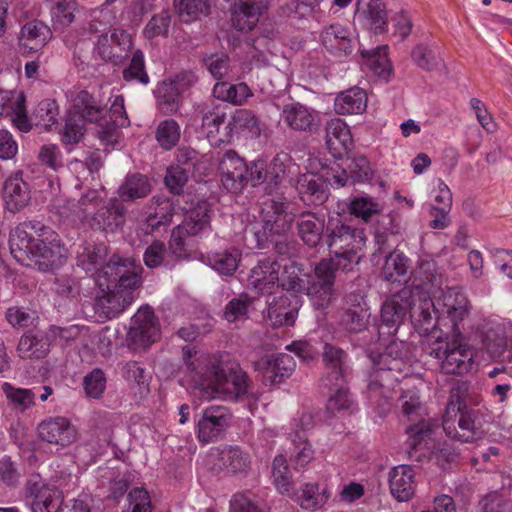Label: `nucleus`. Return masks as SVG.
I'll use <instances>...</instances> for the list:
<instances>
[{
    "label": "nucleus",
    "mask_w": 512,
    "mask_h": 512,
    "mask_svg": "<svg viewBox=\"0 0 512 512\" xmlns=\"http://www.w3.org/2000/svg\"><path fill=\"white\" fill-rule=\"evenodd\" d=\"M9 245L18 262L34 260L43 272L59 268L68 257V250L58 235L36 220L20 223L10 234Z\"/></svg>",
    "instance_id": "obj_1"
},
{
    "label": "nucleus",
    "mask_w": 512,
    "mask_h": 512,
    "mask_svg": "<svg viewBox=\"0 0 512 512\" xmlns=\"http://www.w3.org/2000/svg\"><path fill=\"white\" fill-rule=\"evenodd\" d=\"M140 265L131 258L113 255L98 275V284L106 294L97 299V308L112 319L133 301V291L141 284Z\"/></svg>",
    "instance_id": "obj_2"
},
{
    "label": "nucleus",
    "mask_w": 512,
    "mask_h": 512,
    "mask_svg": "<svg viewBox=\"0 0 512 512\" xmlns=\"http://www.w3.org/2000/svg\"><path fill=\"white\" fill-rule=\"evenodd\" d=\"M182 351L186 369L192 374L193 381L199 387L212 386L216 393L231 401L242 399L249 394V378L237 363L212 364L206 370L205 376L200 367L199 359L195 358L196 348L186 345Z\"/></svg>",
    "instance_id": "obj_3"
},
{
    "label": "nucleus",
    "mask_w": 512,
    "mask_h": 512,
    "mask_svg": "<svg viewBox=\"0 0 512 512\" xmlns=\"http://www.w3.org/2000/svg\"><path fill=\"white\" fill-rule=\"evenodd\" d=\"M322 356L325 372L320 378V386L326 389L329 395L327 409L332 413L349 409L352 401L347 388L348 366L346 352L341 348L326 343L323 347Z\"/></svg>",
    "instance_id": "obj_4"
},
{
    "label": "nucleus",
    "mask_w": 512,
    "mask_h": 512,
    "mask_svg": "<svg viewBox=\"0 0 512 512\" xmlns=\"http://www.w3.org/2000/svg\"><path fill=\"white\" fill-rule=\"evenodd\" d=\"M477 420V413L467 409L465 401L458 395V392H452L451 401L447 405L442 423V428L447 436L465 443L481 439L484 431Z\"/></svg>",
    "instance_id": "obj_5"
},
{
    "label": "nucleus",
    "mask_w": 512,
    "mask_h": 512,
    "mask_svg": "<svg viewBox=\"0 0 512 512\" xmlns=\"http://www.w3.org/2000/svg\"><path fill=\"white\" fill-rule=\"evenodd\" d=\"M402 414L410 421H418L416 424L410 425L406 429L408 439L407 446L410 448L408 453L417 451L427 446L428 440L439 429L437 420L428 418L423 419V406L420 401L418 392L413 390L405 391L399 398Z\"/></svg>",
    "instance_id": "obj_6"
},
{
    "label": "nucleus",
    "mask_w": 512,
    "mask_h": 512,
    "mask_svg": "<svg viewBox=\"0 0 512 512\" xmlns=\"http://www.w3.org/2000/svg\"><path fill=\"white\" fill-rule=\"evenodd\" d=\"M262 229L256 231L255 237L259 248H266L275 235H284L291 230L297 216L293 204L284 198H272L262 206Z\"/></svg>",
    "instance_id": "obj_7"
},
{
    "label": "nucleus",
    "mask_w": 512,
    "mask_h": 512,
    "mask_svg": "<svg viewBox=\"0 0 512 512\" xmlns=\"http://www.w3.org/2000/svg\"><path fill=\"white\" fill-rule=\"evenodd\" d=\"M412 304H414V291L407 286L387 298L381 308L379 336L395 335L400 325L409 318Z\"/></svg>",
    "instance_id": "obj_8"
},
{
    "label": "nucleus",
    "mask_w": 512,
    "mask_h": 512,
    "mask_svg": "<svg viewBox=\"0 0 512 512\" xmlns=\"http://www.w3.org/2000/svg\"><path fill=\"white\" fill-rule=\"evenodd\" d=\"M336 271L331 260L322 259L314 268V277L308 281L307 295L316 308L326 309L337 298Z\"/></svg>",
    "instance_id": "obj_9"
},
{
    "label": "nucleus",
    "mask_w": 512,
    "mask_h": 512,
    "mask_svg": "<svg viewBox=\"0 0 512 512\" xmlns=\"http://www.w3.org/2000/svg\"><path fill=\"white\" fill-rule=\"evenodd\" d=\"M427 354L440 360V369L445 374H466L474 364V352L463 345H449L443 342L429 346Z\"/></svg>",
    "instance_id": "obj_10"
},
{
    "label": "nucleus",
    "mask_w": 512,
    "mask_h": 512,
    "mask_svg": "<svg viewBox=\"0 0 512 512\" xmlns=\"http://www.w3.org/2000/svg\"><path fill=\"white\" fill-rule=\"evenodd\" d=\"M362 229L344 223L340 216L330 217L326 225V243L330 253L362 250L365 245Z\"/></svg>",
    "instance_id": "obj_11"
},
{
    "label": "nucleus",
    "mask_w": 512,
    "mask_h": 512,
    "mask_svg": "<svg viewBox=\"0 0 512 512\" xmlns=\"http://www.w3.org/2000/svg\"><path fill=\"white\" fill-rule=\"evenodd\" d=\"M232 413L220 405H212L202 411L196 424L197 438L201 443H213L224 438L231 426Z\"/></svg>",
    "instance_id": "obj_12"
},
{
    "label": "nucleus",
    "mask_w": 512,
    "mask_h": 512,
    "mask_svg": "<svg viewBox=\"0 0 512 512\" xmlns=\"http://www.w3.org/2000/svg\"><path fill=\"white\" fill-rule=\"evenodd\" d=\"M26 500L32 512H59L64 496L56 486L48 485L39 475H32L26 483Z\"/></svg>",
    "instance_id": "obj_13"
},
{
    "label": "nucleus",
    "mask_w": 512,
    "mask_h": 512,
    "mask_svg": "<svg viewBox=\"0 0 512 512\" xmlns=\"http://www.w3.org/2000/svg\"><path fill=\"white\" fill-rule=\"evenodd\" d=\"M410 356V345L397 339L390 341L384 352L372 351L369 353V358L374 367L391 372L393 375H397L398 378L406 370Z\"/></svg>",
    "instance_id": "obj_14"
},
{
    "label": "nucleus",
    "mask_w": 512,
    "mask_h": 512,
    "mask_svg": "<svg viewBox=\"0 0 512 512\" xmlns=\"http://www.w3.org/2000/svg\"><path fill=\"white\" fill-rule=\"evenodd\" d=\"M248 183L256 187L264 185L266 194H271L285 178L286 166L280 156H276L267 164L264 160H256L248 165Z\"/></svg>",
    "instance_id": "obj_15"
},
{
    "label": "nucleus",
    "mask_w": 512,
    "mask_h": 512,
    "mask_svg": "<svg viewBox=\"0 0 512 512\" xmlns=\"http://www.w3.org/2000/svg\"><path fill=\"white\" fill-rule=\"evenodd\" d=\"M320 42L328 53L338 59L351 55L358 44L353 32L339 23L324 26L320 32Z\"/></svg>",
    "instance_id": "obj_16"
},
{
    "label": "nucleus",
    "mask_w": 512,
    "mask_h": 512,
    "mask_svg": "<svg viewBox=\"0 0 512 512\" xmlns=\"http://www.w3.org/2000/svg\"><path fill=\"white\" fill-rule=\"evenodd\" d=\"M221 183L231 193H239L248 183V165L233 150L224 153L219 164Z\"/></svg>",
    "instance_id": "obj_17"
},
{
    "label": "nucleus",
    "mask_w": 512,
    "mask_h": 512,
    "mask_svg": "<svg viewBox=\"0 0 512 512\" xmlns=\"http://www.w3.org/2000/svg\"><path fill=\"white\" fill-rule=\"evenodd\" d=\"M280 263L271 257L263 258L250 270L248 286L261 295H271L280 286Z\"/></svg>",
    "instance_id": "obj_18"
},
{
    "label": "nucleus",
    "mask_w": 512,
    "mask_h": 512,
    "mask_svg": "<svg viewBox=\"0 0 512 512\" xmlns=\"http://www.w3.org/2000/svg\"><path fill=\"white\" fill-rule=\"evenodd\" d=\"M443 301L446 319L450 323L449 331L446 332V336L458 339L461 337L464 329L462 323L469 316L470 303L466 295L456 289H449L444 294Z\"/></svg>",
    "instance_id": "obj_19"
},
{
    "label": "nucleus",
    "mask_w": 512,
    "mask_h": 512,
    "mask_svg": "<svg viewBox=\"0 0 512 512\" xmlns=\"http://www.w3.org/2000/svg\"><path fill=\"white\" fill-rule=\"evenodd\" d=\"M268 5L269 0H234L230 6L232 26L238 31H251Z\"/></svg>",
    "instance_id": "obj_20"
},
{
    "label": "nucleus",
    "mask_w": 512,
    "mask_h": 512,
    "mask_svg": "<svg viewBox=\"0 0 512 512\" xmlns=\"http://www.w3.org/2000/svg\"><path fill=\"white\" fill-rule=\"evenodd\" d=\"M300 299L295 294L280 295L267 301L265 317L274 327L292 326L298 316Z\"/></svg>",
    "instance_id": "obj_21"
},
{
    "label": "nucleus",
    "mask_w": 512,
    "mask_h": 512,
    "mask_svg": "<svg viewBox=\"0 0 512 512\" xmlns=\"http://www.w3.org/2000/svg\"><path fill=\"white\" fill-rule=\"evenodd\" d=\"M39 438L49 444L67 447L77 437V430L65 417H51L38 425Z\"/></svg>",
    "instance_id": "obj_22"
},
{
    "label": "nucleus",
    "mask_w": 512,
    "mask_h": 512,
    "mask_svg": "<svg viewBox=\"0 0 512 512\" xmlns=\"http://www.w3.org/2000/svg\"><path fill=\"white\" fill-rule=\"evenodd\" d=\"M296 367L294 358L286 353H280L258 363L265 386L273 387L281 384L292 375Z\"/></svg>",
    "instance_id": "obj_23"
},
{
    "label": "nucleus",
    "mask_w": 512,
    "mask_h": 512,
    "mask_svg": "<svg viewBox=\"0 0 512 512\" xmlns=\"http://www.w3.org/2000/svg\"><path fill=\"white\" fill-rule=\"evenodd\" d=\"M354 19L374 33L387 30L388 16L381 0H357Z\"/></svg>",
    "instance_id": "obj_24"
},
{
    "label": "nucleus",
    "mask_w": 512,
    "mask_h": 512,
    "mask_svg": "<svg viewBox=\"0 0 512 512\" xmlns=\"http://www.w3.org/2000/svg\"><path fill=\"white\" fill-rule=\"evenodd\" d=\"M159 334L154 312L148 308H142L132 317L128 337L137 346H147L153 343Z\"/></svg>",
    "instance_id": "obj_25"
},
{
    "label": "nucleus",
    "mask_w": 512,
    "mask_h": 512,
    "mask_svg": "<svg viewBox=\"0 0 512 512\" xmlns=\"http://www.w3.org/2000/svg\"><path fill=\"white\" fill-rule=\"evenodd\" d=\"M346 308L340 316V326L353 333H358L366 329L370 316L369 309L360 294L351 293L345 299Z\"/></svg>",
    "instance_id": "obj_26"
},
{
    "label": "nucleus",
    "mask_w": 512,
    "mask_h": 512,
    "mask_svg": "<svg viewBox=\"0 0 512 512\" xmlns=\"http://www.w3.org/2000/svg\"><path fill=\"white\" fill-rule=\"evenodd\" d=\"M126 221V209L118 199H110L106 205L93 214L91 228L102 232H115L123 227Z\"/></svg>",
    "instance_id": "obj_27"
},
{
    "label": "nucleus",
    "mask_w": 512,
    "mask_h": 512,
    "mask_svg": "<svg viewBox=\"0 0 512 512\" xmlns=\"http://www.w3.org/2000/svg\"><path fill=\"white\" fill-rule=\"evenodd\" d=\"M69 99L75 113L83 121L100 122L107 114L106 105L87 90L71 91Z\"/></svg>",
    "instance_id": "obj_28"
},
{
    "label": "nucleus",
    "mask_w": 512,
    "mask_h": 512,
    "mask_svg": "<svg viewBox=\"0 0 512 512\" xmlns=\"http://www.w3.org/2000/svg\"><path fill=\"white\" fill-rule=\"evenodd\" d=\"M413 326L420 334H428L438 323L434 302L429 293L416 294L409 314Z\"/></svg>",
    "instance_id": "obj_29"
},
{
    "label": "nucleus",
    "mask_w": 512,
    "mask_h": 512,
    "mask_svg": "<svg viewBox=\"0 0 512 512\" xmlns=\"http://www.w3.org/2000/svg\"><path fill=\"white\" fill-rule=\"evenodd\" d=\"M52 344L48 329L46 331H27L18 342L17 353L22 359L39 360L50 352Z\"/></svg>",
    "instance_id": "obj_30"
},
{
    "label": "nucleus",
    "mask_w": 512,
    "mask_h": 512,
    "mask_svg": "<svg viewBox=\"0 0 512 512\" xmlns=\"http://www.w3.org/2000/svg\"><path fill=\"white\" fill-rule=\"evenodd\" d=\"M3 199L8 211L13 213L28 205L31 199L30 188L23 180L22 172H16L5 180Z\"/></svg>",
    "instance_id": "obj_31"
},
{
    "label": "nucleus",
    "mask_w": 512,
    "mask_h": 512,
    "mask_svg": "<svg viewBox=\"0 0 512 512\" xmlns=\"http://www.w3.org/2000/svg\"><path fill=\"white\" fill-rule=\"evenodd\" d=\"M229 107L214 99L199 103L195 108V119L201 121L202 128L210 136L217 133L220 126L225 123Z\"/></svg>",
    "instance_id": "obj_32"
},
{
    "label": "nucleus",
    "mask_w": 512,
    "mask_h": 512,
    "mask_svg": "<svg viewBox=\"0 0 512 512\" xmlns=\"http://www.w3.org/2000/svg\"><path fill=\"white\" fill-rule=\"evenodd\" d=\"M174 203L165 196H153L145 206V224L149 232H154L160 227L168 226L172 222Z\"/></svg>",
    "instance_id": "obj_33"
},
{
    "label": "nucleus",
    "mask_w": 512,
    "mask_h": 512,
    "mask_svg": "<svg viewBox=\"0 0 512 512\" xmlns=\"http://www.w3.org/2000/svg\"><path fill=\"white\" fill-rule=\"evenodd\" d=\"M415 473L409 465L393 467L388 482L391 495L400 502L408 501L415 492Z\"/></svg>",
    "instance_id": "obj_34"
},
{
    "label": "nucleus",
    "mask_w": 512,
    "mask_h": 512,
    "mask_svg": "<svg viewBox=\"0 0 512 512\" xmlns=\"http://www.w3.org/2000/svg\"><path fill=\"white\" fill-rule=\"evenodd\" d=\"M482 348L491 358L501 357L507 348V338L503 325L487 322L479 326L477 330Z\"/></svg>",
    "instance_id": "obj_35"
},
{
    "label": "nucleus",
    "mask_w": 512,
    "mask_h": 512,
    "mask_svg": "<svg viewBox=\"0 0 512 512\" xmlns=\"http://www.w3.org/2000/svg\"><path fill=\"white\" fill-rule=\"evenodd\" d=\"M301 201L306 205H321L328 199V185L316 174L301 175L296 183Z\"/></svg>",
    "instance_id": "obj_36"
},
{
    "label": "nucleus",
    "mask_w": 512,
    "mask_h": 512,
    "mask_svg": "<svg viewBox=\"0 0 512 512\" xmlns=\"http://www.w3.org/2000/svg\"><path fill=\"white\" fill-rule=\"evenodd\" d=\"M312 422L311 415L305 414L301 417V426H309ZM293 448L290 453V461L294 469L299 470L304 468L308 463L314 459V450L311 444L306 439L305 428L301 427L300 430L290 434Z\"/></svg>",
    "instance_id": "obj_37"
},
{
    "label": "nucleus",
    "mask_w": 512,
    "mask_h": 512,
    "mask_svg": "<svg viewBox=\"0 0 512 512\" xmlns=\"http://www.w3.org/2000/svg\"><path fill=\"white\" fill-rule=\"evenodd\" d=\"M324 227V218L314 212L303 211L297 216L296 228L298 236L310 248H315L321 242Z\"/></svg>",
    "instance_id": "obj_38"
},
{
    "label": "nucleus",
    "mask_w": 512,
    "mask_h": 512,
    "mask_svg": "<svg viewBox=\"0 0 512 512\" xmlns=\"http://www.w3.org/2000/svg\"><path fill=\"white\" fill-rule=\"evenodd\" d=\"M317 113L299 102L284 105L281 113L283 122L295 131H312Z\"/></svg>",
    "instance_id": "obj_39"
},
{
    "label": "nucleus",
    "mask_w": 512,
    "mask_h": 512,
    "mask_svg": "<svg viewBox=\"0 0 512 512\" xmlns=\"http://www.w3.org/2000/svg\"><path fill=\"white\" fill-rule=\"evenodd\" d=\"M50 28L39 20L27 22L20 31L19 41L22 47L37 52L51 39Z\"/></svg>",
    "instance_id": "obj_40"
},
{
    "label": "nucleus",
    "mask_w": 512,
    "mask_h": 512,
    "mask_svg": "<svg viewBox=\"0 0 512 512\" xmlns=\"http://www.w3.org/2000/svg\"><path fill=\"white\" fill-rule=\"evenodd\" d=\"M330 493L324 489L319 491L317 483H305L299 489H294L288 497L296 502L302 509L314 511L323 506L328 500Z\"/></svg>",
    "instance_id": "obj_41"
},
{
    "label": "nucleus",
    "mask_w": 512,
    "mask_h": 512,
    "mask_svg": "<svg viewBox=\"0 0 512 512\" xmlns=\"http://www.w3.org/2000/svg\"><path fill=\"white\" fill-rule=\"evenodd\" d=\"M152 190L149 179L140 173L129 174L118 188L119 198L123 202H134L147 197Z\"/></svg>",
    "instance_id": "obj_42"
},
{
    "label": "nucleus",
    "mask_w": 512,
    "mask_h": 512,
    "mask_svg": "<svg viewBox=\"0 0 512 512\" xmlns=\"http://www.w3.org/2000/svg\"><path fill=\"white\" fill-rule=\"evenodd\" d=\"M219 467L227 475H243L250 467V457L239 447L230 446L221 451Z\"/></svg>",
    "instance_id": "obj_43"
},
{
    "label": "nucleus",
    "mask_w": 512,
    "mask_h": 512,
    "mask_svg": "<svg viewBox=\"0 0 512 512\" xmlns=\"http://www.w3.org/2000/svg\"><path fill=\"white\" fill-rule=\"evenodd\" d=\"M334 107L341 115L360 114L367 107L366 92L358 87L342 92L336 97Z\"/></svg>",
    "instance_id": "obj_44"
},
{
    "label": "nucleus",
    "mask_w": 512,
    "mask_h": 512,
    "mask_svg": "<svg viewBox=\"0 0 512 512\" xmlns=\"http://www.w3.org/2000/svg\"><path fill=\"white\" fill-rule=\"evenodd\" d=\"M107 256L108 248L105 244L87 245L78 253L77 266L86 273H97L98 276L103 266L106 265L104 262Z\"/></svg>",
    "instance_id": "obj_45"
},
{
    "label": "nucleus",
    "mask_w": 512,
    "mask_h": 512,
    "mask_svg": "<svg viewBox=\"0 0 512 512\" xmlns=\"http://www.w3.org/2000/svg\"><path fill=\"white\" fill-rule=\"evenodd\" d=\"M241 251L234 247H227L208 255V262L212 269L221 275L231 276L237 270L241 261Z\"/></svg>",
    "instance_id": "obj_46"
},
{
    "label": "nucleus",
    "mask_w": 512,
    "mask_h": 512,
    "mask_svg": "<svg viewBox=\"0 0 512 512\" xmlns=\"http://www.w3.org/2000/svg\"><path fill=\"white\" fill-rule=\"evenodd\" d=\"M253 95L249 86L244 83L231 84L229 82H217L213 88V96L220 100V103H231L233 105H242L247 98Z\"/></svg>",
    "instance_id": "obj_47"
},
{
    "label": "nucleus",
    "mask_w": 512,
    "mask_h": 512,
    "mask_svg": "<svg viewBox=\"0 0 512 512\" xmlns=\"http://www.w3.org/2000/svg\"><path fill=\"white\" fill-rule=\"evenodd\" d=\"M326 144L330 150L346 151L352 144L351 133L346 123L334 118L326 123Z\"/></svg>",
    "instance_id": "obj_48"
},
{
    "label": "nucleus",
    "mask_w": 512,
    "mask_h": 512,
    "mask_svg": "<svg viewBox=\"0 0 512 512\" xmlns=\"http://www.w3.org/2000/svg\"><path fill=\"white\" fill-rule=\"evenodd\" d=\"M412 285L408 286L414 291V296L421 293H429L431 288L440 285V279L435 272V264L433 262L425 261L412 273Z\"/></svg>",
    "instance_id": "obj_49"
},
{
    "label": "nucleus",
    "mask_w": 512,
    "mask_h": 512,
    "mask_svg": "<svg viewBox=\"0 0 512 512\" xmlns=\"http://www.w3.org/2000/svg\"><path fill=\"white\" fill-rule=\"evenodd\" d=\"M210 208L206 202L197 204L189 213L188 218L180 224L189 236H195L210 229Z\"/></svg>",
    "instance_id": "obj_50"
},
{
    "label": "nucleus",
    "mask_w": 512,
    "mask_h": 512,
    "mask_svg": "<svg viewBox=\"0 0 512 512\" xmlns=\"http://www.w3.org/2000/svg\"><path fill=\"white\" fill-rule=\"evenodd\" d=\"M399 381L397 375L391 372L377 369L372 365V370L369 372L367 393L370 399H376L385 393V389H389L396 382Z\"/></svg>",
    "instance_id": "obj_51"
},
{
    "label": "nucleus",
    "mask_w": 512,
    "mask_h": 512,
    "mask_svg": "<svg viewBox=\"0 0 512 512\" xmlns=\"http://www.w3.org/2000/svg\"><path fill=\"white\" fill-rule=\"evenodd\" d=\"M157 104L160 111L166 115L175 114L180 107L181 93L175 84L163 82L156 91Z\"/></svg>",
    "instance_id": "obj_52"
},
{
    "label": "nucleus",
    "mask_w": 512,
    "mask_h": 512,
    "mask_svg": "<svg viewBox=\"0 0 512 512\" xmlns=\"http://www.w3.org/2000/svg\"><path fill=\"white\" fill-rule=\"evenodd\" d=\"M408 269L409 259L403 253L392 252L386 256L383 274L387 281L400 283L405 280Z\"/></svg>",
    "instance_id": "obj_53"
},
{
    "label": "nucleus",
    "mask_w": 512,
    "mask_h": 512,
    "mask_svg": "<svg viewBox=\"0 0 512 512\" xmlns=\"http://www.w3.org/2000/svg\"><path fill=\"white\" fill-rule=\"evenodd\" d=\"M273 482L277 491L288 496L293 490V481L287 460L284 455H277L272 463Z\"/></svg>",
    "instance_id": "obj_54"
},
{
    "label": "nucleus",
    "mask_w": 512,
    "mask_h": 512,
    "mask_svg": "<svg viewBox=\"0 0 512 512\" xmlns=\"http://www.w3.org/2000/svg\"><path fill=\"white\" fill-rule=\"evenodd\" d=\"M361 55L367 69L382 78L389 76L391 71L387 67V46H378L372 50H361Z\"/></svg>",
    "instance_id": "obj_55"
},
{
    "label": "nucleus",
    "mask_w": 512,
    "mask_h": 512,
    "mask_svg": "<svg viewBox=\"0 0 512 512\" xmlns=\"http://www.w3.org/2000/svg\"><path fill=\"white\" fill-rule=\"evenodd\" d=\"M158 144L165 150L175 147L181 136V128L174 119L161 121L155 132Z\"/></svg>",
    "instance_id": "obj_56"
},
{
    "label": "nucleus",
    "mask_w": 512,
    "mask_h": 512,
    "mask_svg": "<svg viewBox=\"0 0 512 512\" xmlns=\"http://www.w3.org/2000/svg\"><path fill=\"white\" fill-rule=\"evenodd\" d=\"M253 303V298L247 293H241L232 298L225 306L224 318L228 322H235L244 319L248 315V310Z\"/></svg>",
    "instance_id": "obj_57"
},
{
    "label": "nucleus",
    "mask_w": 512,
    "mask_h": 512,
    "mask_svg": "<svg viewBox=\"0 0 512 512\" xmlns=\"http://www.w3.org/2000/svg\"><path fill=\"white\" fill-rule=\"evenodd\" d=\"M58 106L54 100L45 99L38 103L33 112L36 126L49 129L57 121Z\"/></svg>",
    "instance_id": "obj_58"
},
{
    "label": "nucleus",
    "mask_w": 512,
    "mask_h": 512,
    "mask_svg": "<svg viewBox=\"0 0 512 512\" xmlns=\"http://www.w3.org/2000/svg\"><path fill=\"white\" fill-rule=\"evenodd\" d=\"M123 78L126 81H138L141 84L149 83V76L145 70L144 55L141 50L133 52L131 61L127 68L123 70Z\"/></svg>",
    "instance_id": "obj_59"
},
{
    "label": "nucleus",
    "mask_w": 512,
    "mask_h": 512,
    "mask_svg": "<svg viewBox=\"0 0 512 512\" xmlns=\"http://www.w3.org/2000/svg\"><path fill=\"white\" fill-rule=\"evenodd\" d=\"M230 512H268L249 491L234 494L230 501Z\"/></svg>",
    "instance_id": "obj_60"
},
{
    "label": "nucleus",
    "mask_w": 512,
    "mask_h": 512,
    "mask_svg": "<svg viewBox=\"0 0 512 512\" xmlns=\"http://www.w3.org/2000/svg\"><path fill=\"white\" fill-rule=\"evenodd\" d=\"M171 23V13L169 10H162L161 12L153 15L144 28V35L148 39L168 35Z\"/></svg>",
    "instance_id": "obj_61"
},
{
    "label": "nucleus",
    "mask_w": 512,
    "mask_h": 512,
    "mask_svg": "<svg viewBox=\"0 0 512 512\" xmlns=\"http://www.w3.org/2000/svg\"><path fill=\"white\" fill-rule=\"evenodd\" d=\"M2 391L7 399L22 411L34 405L35 393L30 389L15 388L10 383L2 385Z\"/></svg>",
    "instance_id": "obj_62"
},
{
    "label": "nucleus",
    "mask_w": 512,
    "mask_h": 512,
    "mask_svg": "<svg viewBox=\"0 0 512 512\" xmlns=\"http://www.w3.org/2000/svg\"><path fill=\"white\" fill-rule=\"evenodd\" d=\"M174 6L184 21L189 22L198 15H206L209 11L208 0H174Z\"/></svg>",
    "instance_id": "obj_63"
},
{
    "label": "nucleus",
    "mask_w": 512,
    "mask_h": 512,
    "mask_svg": "<svg viewBox=\"0 0 512 512\" xmlns=\"http://www.w3.org/2000/svg\"><path fill=\"white\" fill-rule=\"evenodd\" d=\"M123 512H152V504L148 491L134 488L128 494V507Z\"/></svg>",
    "instance_id": "obj_64"
}]
</instances>
